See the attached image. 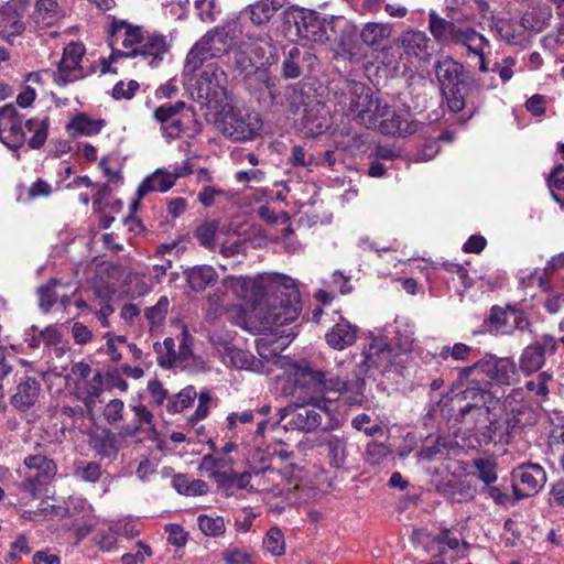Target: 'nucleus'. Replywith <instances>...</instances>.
Masks as SVG:
<instances>
[{"label": "nucleus", "mask_w": 564, "mask_h": 564, "mask_svg": "<svg viewBox=\"0 0 564 564\" xmlns=\"http://www.w3.org/2000/svg\"><path fill=\"white\" fill-rule=\"evenodd\" d=\"M283 369L276 383L284 395L335 392L344 395L349 405L362 406L368 401L364 367H355L350 376L314 369L307 360L286 361Z\"/></svg>", "instance_id": "f257e3e1"}, {"label": "nucleus", "mask_w": 564, "mask_h": 564, "mask_svg": "<svg viewBox=\"0 0 564 564\" xmlns=\"http://www.w3.org/2000/svg\"><path fill=\"white\" fill-rule=\"evenodd\" d=\"M261 294L258 317L265 329L284 333L280 327L295 322L302 311L301 294L295 281L280 273H264L254 282Z\"/></svg>", "instance_id": "f03ea898"}, {"label": "nucleus", "mask_w": 564, "mask_h": 564, "mask_svg": "<svg viewBox=\"0 0 564 564\" xmlns=\"http://www.w3.org/2000/svg\"><path fill=\"white\" fill-rule=\"evenodd\" d=\"M434 68L448 109L452 112L466 110L462 119L469 120L478 112L485 99L480 82L465 74L463 64L451 57L437 61Z\"/></svg>", "instance_id": "7ed1b4c3"}, {"label": "nucleus", "mask_w": 564, "mask_h": 564, "mask_svg": "<svg viewBox=\"0 0 564 564\" xmlns=\"http://www.w3.org/2000/svg\"><path fill=\"white\" fill-rule=\"evenodd\" d=\"M25 130L32 132L33 135L28 140L31 149H41L47 139L48 118L28 119L23 121L12 104H8L0 108V140L12 151H18L26 142Z\"/></svg>", "instance_id": "20e7f679"}, {"label": "nucleus", "mask_w": 564, "mask_h": 564, "mask_svg": "<svg viewBox=\"0 0 564 564\" xmlns=\"http://www.w3.org/2000/svg\"><path fill=\"white\" fill-rule=\"evenodd\" d=\"M347 115L368 129H377L382 117L389 115V105L375 98L371 89L355 83L350 90Z\"/></svg>", "instance_id": "39448f33"}, {"label": "nucleus", "mask_w": 564, "mask_h": 564, "mask_svg": "<svg viewBox=\"0 0 564 564\" xmlns=\"http://www.w3.org/2000/svg\"><path fill=\"white\" fill-rule=\"evenodd\" d=\"M429 30L434 40L444 46L462 45L467 50L479 51L485 43V36L474 28H462L440 17L435 10L429 12Z\"/></svg>", "instance_id": "423d86ee"}, {"label": "nucleus", "mask_w": 564, "mask_h": 564, "mask_svg": "<svg viewBox=\"0 0 564 564\" xmlns=\"http://www.w3.org/2000/svg\"><path fill=\"white\" fill-rule=\"evenodd\" d=\"M218 126L226 138L243 142L254 139L260 133L262 120L254 110L228 106L223 108Z\"/></svg>", "instance_id": "0eeeda50"}, {"label": "nucleus", "mask_w": 564, "mask_h": 564, "mask_svg": "<svg viewBox=\"0 0 564 564\" xmlns=\"http://www.w3.org/2000/svg\"><path fill=\"white\" fill-rule=\"evenodd\" d=\"M283 31L289 36L317 41L323 34V20L314 10L297 6L285 8L282 13Z\"/></svg>", "instance_id": "6e6552de"}, {"label": "nucleus", "mask_w": 564, "mask_h": 564, "mask_svg": "<svg viewBox=\"0 0 564 564\" xmlns=\"http://www.w3.org/2000/svg\"><path fill=\"white\" fill-rule=\"evenodd\" d=\"M194 111L186 104L178 100L174 104L165 102L153 110V119L160 124V131L169 142L177 140L188 129Z\"/></svg>", "instance_id": "1a4fd4ad"}, {"label": "nucleus", "mask_w": 564, "mask_h": 564, "mask_svg": "<svg viewBox=\"0 0 564 564\" xmlns=\"http://www.w3.org/2000/svg\"><path fill=\"white\" fill-rule=\"evenodd\" d=\"M409 336H405L401 343L394 346L386 343L383 339H375L367 348H365L362 352L364 359L356 365V368H365V379L371 369H376L379 372L384 373L394 364L395 358L401 352L409 351Z\"/></svg>", "instance_id": "9d476101"}, {"label": "nucleus", "mask_w": 564, "mask_h": 564, "mask_svg": "<svg viewBox=\"0 0 564 564\" xmlns=\"http://www.w3.org/2000/svg\"><path fill=\"white\" fill-rule=\"evenodd\" d=\"M307 404L313 408L301 406L288 414H281V420L290 416L285 426H291L293 430H299L305 433L312 432L322 425V413L330 416L335 408V402L325 398L319 399L312 397L308 399ZM279 412L283 413L285 412V409H280Z\"/></svg>", "instance_id": "9b49d317"}, {"label": "nucleus", "mask_w": 564, "mask_h": 564, "mask_svg": "<svg viewBox=\"0 0 564 564\" xmlns=\"http://www.w3.org/2000/svg\"><path fill=\"white\" fill-rule=\"evenodd\" d=\"M514 501L538 494L546 482L545 470L539 464L528 463L512 471Z\"/></svg>", "instance_id": "f8f14e48"}, {"label": "nucleus", "mask_w": 564, "mask_h": 564, "mask_svg": "<svg viewBox=\"0 0 564 564\" xmlns=\"http://www.w3.org/2000/svg\"><path fill=\"white\" fill-rule=\"evenodd\" d=\"M557 350V340L553 335L543 334L528 345L519 358L520 370L529 376L543 368L547 356H553Z\"/></svg>", "instance_id": "ddd939ff"}, {"label": "nucleus", "mask_w": 564, "mask_h": 564, "mask_svg": "<svg viewBox=\"0 0 564 564\" xmlns=\"http://www.w3.org/2000/svg\"><path fill=\"white\" fill-rule=\"evenodd\" d=\"M477 367H480V375L491 384L511 386L518 380L516 364L508 357L486 354L478 360Z\"/></svg>", "instance_id": "4468645a"}, {"label": "nucleus", "mask_w": 564, "mask_h": 564, "mask_svg": "<svg viewBox=\"0 0 564 564\" xmlns=\"http://www.w3.org/2000/svg\"><path fill=\"white\" fill-rule=\"evenodd\" d=\"M169 51L166 36L158 32H150L143 29L142 41L138 43L137 47L129 51L130 56L140 57V61L150 67H158L164 54Z\"/></svg>", "instance_id": "2eb2a0df"}, {"label": "nucleus", "mask_w": 564, "mask_h": 564, "mask_svg": "<svg viewBox=\"0 0 564 564\" xmlns=\"http://www.w3.org/2000/svg\"><path fill=\"white\" fill-rule=\"evenodd\" d=\"M317 64V57L305 48L296 46L283 51L281 76L284 79H296L311 74Z\"/></svg>", "instance_id": "dca6fc26"}, {"label": "nucleus", "mask_w": 564, "mask_h": 564, "mask_svg": "<svg viewBox=\"0 0 564 564\" xmlns=\"http://www.w3.org/2000/svg\"><path fill=\"white\" fill-rule=\"evenodd\" d=\"M84 54L85 46L80 43H70L65 47L63 57L57 65V72L54 75L56 85L64 87L84 78V75L79 74V65Z\"/></svg>", "instance_id": "f3484780"}, {"label": "nucleus", "mask_w": 564, "mask_h": 564, "mask_svg": "<svg viewBox=\"0 0 564 564\" xmlns=\"http://www.w3.org/2000/svg\"><path fill=\"white\" fill-rule=\"evenodd\" d=\"M453 395L462 398V400L468 403H474L475 422L484 421L486 414H490L491 410L499 402V399L496 398L490 390L484 388L477 380L469 381L465 389Z\"/></svg>", "instance_id": "a211bd4d"}, {"label": "nucleus", "mask_w": 564, "mask_h": 564, "mask_svg": "<svg viewBox=\"0 0 564 564\" xmlns=\"http://www.w3.org/2000/svg\"><path fill=\"white\" fill-rule=\"evenodd\" d=\"M436 408H440L443 416L453 420L455 423L464 424L468 429L475 424V405L462 400V398L441 394V399L435 403L432 411L435 412Z\"/></svg>", "instance_id": "6ab92c4d"}, {"label": "nucleus", "mask_w": 564, "mask_h": 564, "mask_svg": "<svg viewBox=\"0 0 564 564\" xmlns=\"http://www.w3.org/2000/svg\"><path fill=\"white\" fill-rule=\"evenodd\" d=\"M289 4V0H257L240 11V18L250 22L251 26L261 29Z\"/></svg>", "instance_id": "aec40b11"}, {"label": "nucleus", "mask_w": 564, "mask_h": 564, "mask_svg": "<svg viewBox=\"0 0 564 564\" xmlns=\"http://www.w3.org/2000/svg\"><path fill=\"white\" fill-rule=\"evenodd\" d=\"M470 430L474 431V435L480 446L510 443L502 417L497 419L486 414L485 420L475 422Z\"/></svg>", "instance_id": "412c9836"}, {"label": "nucleus", "mask_w": 564, "mask_h": 564, "mask_svg": "<svg viewBox=\"0 0 564 564\" xmlns=\"http://www.w3.org/2000/svg\"><path fill=\"white\" fill-rule=\"evenodd\" d=\"M423 123L411 119V115L399 113L389 106V115L382 117L377 129L383 134L408 137L416 133Z\"/></svg>", "instance_id": "4be33fe9"}, {"label": "nucleus", "mask_w": 564, "mask_h": 564, "mask_svg": "<svg viewBox=\"0 0 564 564\" xmlns=\"http://www.w3.org/2000/svg\"><path fill=\"white\" fill-rule=\"evenodd\" d=\"M209 51V56L217 58L227 54L235 42V31L230 25H218L206 32L199 40Z\"/></svg>", "instance_id": "5701e85b"}, {"label": "nucleus", "mask_w": 564, "mask_h": 564, "mask_svg": "<svg viewBox=\"0 0 564 564\" xmlns=\"http://www.w3.org/2000/svg\"><path fill=\"white\" fill-rule=\"evenodd\" d=\"M40 391L41 383L35 378L28 377L18 383L10 403L15 410L26 412L36 403Z\"/></svg>", "instance_id": "b1692460"}, {"label": "nucleus", "mask_w": 564, "mask_h": 564, "mask_svg": "<svg viewBox=\"0 0 564 564\" xmlns=\"http://www.w3.org/2000/svg\"><path fill=\"white\" fill-rule=\"evenodd\" d=\"M357 338V327L343 319L335 324L329 332L325 334L327 344L337 350H343L352 345Z\"/></svg>", "instance_id": "393cba45"}, {"label": "nucleus", "mask_w": 564, "mask_h": 564, "mask_svg": "<svg viewBox=\"0 0 564 564\" xmlns=\"http://www.w3.org/2000/svg\"><path fill=\"white\" fill-rule=\"evenodd\" d=\"M118 434L113 433L110 429H102L89 437V446L101 458H109L116 456L119 452Z\"/></svg>", "instance_id": "a878e982"}, {"label": "nucleus", "mask_w": 564, "mask_h": 564, "mask_svg": "<svg viewBox=\"0 0 564 564\" xmlns=\"http://www.w3.org/2000/svg\"><path fill=\"white\" fill-rule=\"evenodd\" d=\"M173 177L165 169H158L148 175L139 185L137 195L142 199L148 193L161 192L165 193L174 186Z\"/></svg>", "instance_id": "bb28decb"}, {"label": "nucleus", "mask_w": 564, "mask_h": 564, "mask_svg": "<svg viewBox=\"0 0 564 564\" xmlns=\"http://www.w3.org/2000/svg\"><path fill=\"white\" fill-rule=\"evenodd\" d=\"M431 40L423 31H406L400 37V44L406 55L412 54L420 59L430 56L429 45Z\"/></svg>", "instance_id": "cd10ccee"}, {"label": "nucleus", "mask_w": 564, "mask_h": 564, "mask_svg": "<svg viewBox=\"0 0 564 564\" xmlns=\"http://www.w3.org/2000/svg\"><path fill=\"white\" fill-rule=\"evenodd\" d=\"M457 443L446 436H437L432 444L423 445L417 452L421 460H442L456 449Z\"/></svg>", "instance_id": "c85d7f7f"}, {"label": "nucleus", "mask_w": 564, "mask_h": 564, "mask_svg": "<svg viewBox=\"0 0 564 564\" xmlns=\"http://www.w3.org/2000/svg\"><path fill=\"white\" fill-rule=\"evenodd\" d=\"M23 464L28 468V473H33V477L44 484L54 478L57 473L56 463L42 454L26 456Z\"/></svg>", "instance_id": "c756f323"}, {"label": "nucleus", "mask_w": 564, "mask_h": 564, "mask_svg": "<svg viewBox=\"0 0 564 564\" xmlns=\"http://www.w3.org/2000/svg\"><path fill=\"white\" fill-rule=\"evenodd\" d=\"M502 419L510 441L519 435L524 427L535 424L534 413L531 409L523 405L518 409H512L511 413Z\"/></svg>", "instance_id": "7c9ffc66"}, {"label": "nucleus", "mask_w": 564, "mask_h": 564, "mask_svg": "<svg viewBox=\"0 0 564 564\" xmlns=\"http://www.w3.org/2000/svg\"><path fill=\"white\" fill-rule=\"evenodd\" d=\"M318 445L327 447L330 466L340 468L345 465L348 453L347 441L344 435L327 434Z\"/></svg>", "instance_id": "2f4dec72"}, {"label": "nucleus", "mask_w": 564, "mask_h": 564, "mask_svg": "<svg viewBox=\"0 0 564 564\" xmlns=\"http://www.w3.org/2000/svg\"><path fill=\"white\" fill-rule=\"evenodd\" d=\"M188 286L195 291H204L217 280V272L212 265H195L185 271Z\"/></svg>", "instance_id": "473e14b6"}, {"label": "nucleus", "mask_w": 564, "mask_h": 564, "mask_svg": "<svg viewBox=\"0 0 564 564\" xmlns=\"http://www.w3.org/2000/svg\"><path fill=\"white\" fill-rule=\"evenodd\" d=\"M392 32V25L389 23L368 22L360 32V37L368 46L379 50Z\"/></svg>", "instance_id": "72a5a7b5"}, {"label": "nucleus", "mask_w": 564, "mask_h": 564, "mask_svg": "<svg viewBox=\"0 0 564 564\" xmlns=\"http://www.w3.org/2000/svg\"><path fill=\"white\" fill-rule=\"evenodd\" d=\"M131 410L134 412V423L127 424L119 429L118 435L122 438L132 437L141 432L143 425L149 427H154L153 424V414L152 412L143 404L130 405Z\"/></svg>", "instance_id": "f704fd0d"}, {"label": "nucleus", "mask_w": 564, "mask_h": 564, "mask_svg": "<svg viewBox=\"0 0 564 564\" xmlns=\"http://www.w3.org/2000/svg\"><path fill=\"white\" fill-rule=\"evenodd\" d=\"M106 126L104 119H93L86 113L76 115L66 126L67 131L74 130L78 134L91 137L98 134Z\"/></svg>", "instance_id": "c9c22d12"}, {"label": "nucleus", "mask_w": 564, "mask_h": 564, "mask_svg": "<svg viewBox=\"0 0 564 564\" xmlns=\"http://www.w3.org/2000/svg\"><path fill=\"white\" fill-rule=\"evenodd\" d=\"M552 383L553 375L549 371H542L534 378L527 380L524 387L531 398H534L539 402H543L549 399L550 386Z\"/></svg>", "instance_id": "e433bc0d"}, {"label": "nucleus", "mask_w": 564, "mask_h": 564, "mask_svg": "<svg viewBox=\"0 0 564 564\" xmlns=\"http://www.w3.org/2000/svg\"><path fill=\"white\" fill-rule=\"evenodd\" d=\"M122 31L123 39L121 45L126 51L137 47L138 43L142 41V26L133 25L127 21L115 22L111 31L112 36H119Z\"/></svg>", "instance_id": "4c0bfd02"}, {"label": "nucleus", "mask_w": 564, "mask_h": 564, "mask_svg": "<svg viewBox=\"0 0 564 564\" xmlns=\"http://www.w3.org/2000/svg\"><path fill=\"white\" fill-rule=\"evenodd\" d=\"M174 489L185 496H203L209 490L206 481L200 479L189 480L185 475H176L172 480Z\"/></svg>", "instance_id": "58836bf2"}, {"label": "nucleus", "mask_w": 564, "mask_h": 564, "mask_svg": "<svg viewBox=\"0 0 564 564\" xmlns=\"http://www.w3.org/2000/svg\"><path fill=\"white\" fill-rule=\"evenodd\" d=\"M58 4L54 0H37L34 10V20L41 28L51 26L58 18Z\"/></svg>", "instance_id": "ea45409f"}, {"label": "nucleus", "mask_w": 564, "mask_h": 564, "mask_svg": "<svg viewBox=\"0 0 564 564\" xmlns=\"http://www.w3.org/2000/svg\"><path fill=\"white\" fill-rule=\"evenodd\" d=\"M541 45L556 59L564 62V24L545 34L541 39Z\"/></svg>", "instance_id": "a19ab883"}, {"label": "nucleus", "mask_w": 564, "mask_h": 564, "mask_svg": "<svg viewBox=\"0 0 564 564\" xmlns=\"http://www.w3.org/2000/svg\"><path fill=\"white\" fill-rule=\"evenodd\" d=\"M213 57L209 56V51L205 45H202V43L198 41L194 44V46L189 50V52L186 55L185 64H184V72L186 74H194L198 68L203 66V64L212 59Z\"/></svg>", "instance_id": "79ce46f5"}, {"label": "nucleus", "mask_w": 564, "mask_h": 564, "mask_svg": "<svg viewBox=\"0 0 564 564\" xmlns=\"http://www.w3.org/2000/svg\"><path fill=\"white\" fill-rule=\"evenodd\" d=\"M509 307L506 310L498 305H494L490 310L489 316L485 319L484 325L488 332H496L503 335H511V329H506L507 316L509 315Z\"/></svg>", "instance_id": "37998d69"}, {"label": "nucleus", "mask_w": 564, "mask_h": 564, "mask_svg": "<svg viewBox=\"0 0 564 564\" xmlns=\"http://www.w3.org/2000/svg\"><path fill=\"white\" fill-rule=\"evenodd\" d=\"M547 185L551 191L552 198L564 206V164H557L547 177Z\"/></svg>", "instance_id": "c03bdc74"}, {"label": "nucleus", "mask_w": 564, "mask_h": 564, "mask_svg": "<svg viewBox=\"0 0 564 564\" xmlns=\"http://www.w3.org/2000/svg\"><path fill=\"white\" fill-rule=\"evenodd\" d=\"M62 282L57 279H51L47 284L41 285L37 290L39 306L43 313H48L53 305L57 302L58 295L55 291Z\"/></svg>", "instance_id": "a18cd8bd"}, {"label": "nucleus", "mask_w": 564, "mask_h": 564, "mask_svg": "<svg viewBox=\"0 0 564 564\" xmlns=\"http://www.w3.org/2000/svg\"><path fill=\"white\" fill-rule=\"evenodd\" d=\"M197 397V391L193 386H187L182 389L174 399L170 400L166 404V410L170 413H180L184 409L192 405Z\"/></svg>", "instance_id": "49530a36"}, {"label": "nucleus", "mask_w": 564, "mask_h": 564, "mask_svg": "<svg viewBox=\"0 0 564 564\" xmlns=\"http://www.w3.org/2000/svg\"><path fill=\"white\" fill-rule=\"evenodd\" d=\"M0 26L9 30L6 40L10 43L11 37L21 35L25 30V25L22 20L7 10L6 4L0 6Z\"/></svg>", "instance_id": "de8ad7c7"}, {"label": "nucleus", "mask_w": 564, "mask_h": 564, "mask_svg": "<svg viewBox=\"0 0 564 564\" xmlns=\"http://www.w3.org/2000/svg\"><path fill=\"white\" fill-rule=\"evenodd\" d=\"M101 466L97 462L79 463L75 465L74 477L77 480L95 484L101 477Z\"/></svg>", "instance_id": "09e8293b"}, {"label": "nucleus", "mask_w": 564, "mask_h": 564, "mask_svg": "<svg viewBox=\"0 0 564 564\" xmlns=\"http://www.w3.org/2000/svg\"><path fill=\"white\" fill-rule=\"evenodd\" d=\"M473 465L476 469L477 477L487 486L497 481V464L488 458L474 459Z\"/></svg>", "instance_id": "8fccbe9b"}, {"label": "nucleus", "mask_w": 564, "mask_h": 564, "mask_svg": "<svg viewBox=\"0 0 564 564\" xmlns=\"http://www.w3.org/2000/svg\"><path fill=\"white\" fill-rule=\"evenodd\" d=\"M263 546L273 556L284 554L285 542L282 531L276 527L270 528L263 538Z\"/></svg>", "instance_id": "3c124183"}, {"label": "nucleus", "mask_w": 564, "mask_h": 564, "mask_svg": "<svg viewBox=\"0 0 564 564\" xmlns=\"http://www.w3.org/2000/svg\"><path fill=\"white\" fill-rule=\"evenodd\" d=\"M197 524L200 531L208 536H219L225 530V521L221 517H209L207 514H200L197 518Z\"/></svg>", "instance_id": "603ef678"}, {"label": "nucleus", "mask_w": 564, "mask_h": 564, "mask_svg": "<svg viewBox=\"0 0 564 564\" xmlns=\"http://www.w3.org/2000/svg\"><path fill=\"white\" fill-rule=\"evenodd\" d=\"M473 349L470 346L464 343H456L453 346H443L440 348L437 352L438 358L442 360H447L452 358L455 361H466L469 358Z\"/></svg>", "instance_id": "864d4df0"}, {"label": "nucleus", "mask_w": 564, "mask_h": 564, "mask_svg": "<svg viewBox=\"0 0 564 564\" xmlns=\"http://www.w3.org/2000/svg\"><path fill=\"white\" fill-rule=\"evenodd\" d=\"M252 53L256 58L261 61V65L272 66L278 63V51L276 46L273 44L272 37L270 44L258 43L257 45H252Z\"/></svg>", "instance_id": "5fc2aeb1"}, {"label": "nucleus", "mask_w": 564, "mask_h": 564, "mask_svg": "<svg viewBox=\"0 0 564 564\" xmlns=\"http://www.w3.org/2000/svg\"><path fill=\"white\" fill-rule=\"evenodd\" d=\"M124 403L120 399L110 400L104 408V419L112 427L118 429L123 421Z\"/></svg>", "instance_id": "6e6d98bb"}, {"label": "nucleus", "mask_w": 564, "mask_h": 564, "mask_svg": "<svg viewBox=\"0 0 564 564\" xmlns=\"http://www.w3.org/2000/svg\"><path fill=\"white\" fill-rule=\"evenodd\" d=\"M372 419L369 414L360 413L352 417L351 426L357 431H362L367 436L381 435L383 429L380 424H370Z\"/></svg>", "instance_id": "4d7b16f0"}, {"label": "nucleus", "mask_w": 564, "mask_h": 564, "mask_svg": "<svg viewBox=\"0 0 564 564\" xmlns=\"http://www.w3.org/2000/svg\"><path fill=\"white\" fill-rule=\"evenodd\" d=\"M43 481L33 477V473H26L23 480L19 484V490L23 495V499L32 500L37 498Z\"/></svg>", "instance_id": "13d9d810"}, {"label": "nucleus", "mask_w": 564, "mask_h": 564, "mask_svg": "<svg viewBox=\"0 0 564 564\" xmlns=\"http://www.w3.org/2000/svg\"><path fill=\"white\" fill-rule=\"evenodd\" d=\"M231 359L237 368L246 370L259 371V367L262 366L261 361L258 360L253 355L241 349L234 350L231 354Z\"/></svg>", "instance_id": "bf43d9fd"}, {"label": "nucleus", "mask_w": 564, "mask_h": 564, "mask_svg": "<svg viewBox=\"0 0 564 564\" xmlns=\"http://www.w3.org/2000/svg\"><path fill=\"white\" fill-rule=\"evenodd\" d=\"M390 453L389 446L384 443L371 442L366 448V459L370 465H379Z\"/></svg>", "instance_id": "052dcab7"}, {"label": "nucleus", "mask_w": 564, "mask_h": 564, "mask_svg": "<svg viewBox=\"0 0 564 564\" xmlns=\"http://www.w3.org/2000/svg\"><path fill=\"white\" fill-rule=\"evenodd\" d=\"M216 231L217 225L215 223H204L196 228L194 236L202 246L213 248L215 245Z\"/></svg>", "instance_id": "680f3d73"}, {"label": "nucleus", "mask_w": 564, "mask_h": 564, "mask_svg": "<svg viewBox=\"0 0 564 564\" xmlns=\"http://www.w3.org/2000/svg\"><path fill=\"white\" fill-rule=\"evenodd\" d=\"M196 398H198V405L194 414L188 420L192 426H194L197 422L204 420L208 415L209 404L212 402V395L207 390L197 393Z\"/></svg>", "instance_id": "e2e57ef3"}, {"label": "nucleus", "mask_w": 564, "mask_h": 564, "mask_svg": "<svg viewBox=\"0 0 564 564\" xmlns=\"http://www.w3.org/2000/svg\"><path fill=\"white\" fill-rule=\"evenodd\" d=\"M105 387L108 390L119 389L122 392L128 390V382L123 379L120 368H113L105 372Z\"/></svg>", "instance_id": "0e129e2a"}, {"label": "nucleus", "mask_w": 564, "mask_h": 564, "mask_svg": "<svg viewBox=\"0 0 564 564\" xmlns=\"http://www.w3.org/2000/svg\"><path fill=\"white\" fill-rule=\"evenodd\" d=\"M229 467V460L225 457H215L210 454L205 455L200 463V469L204 470L207 476H212L215 471L224 470Z\"/></svg>", "instance_id": "69168bd1"}, {"label": "nucleus", "mask_w": 564, "mask_h": 564, "mask_svg": "<svg viewBox=\"0 0 564 564\" xmlns=\"http://www.w3.org/2000/svg\"><path fill=\"white\" fill-rule=\"evenodd\" d=\"M235 68L245 76L251 75L253 70V61L240 46L234 51Z\"/></svg>", "instance_id": "338daca9"}, {"label": "nucleus", "mask_w": 564, "mask_h": 564, "mask_svg": "<svg viewBox=\"0 0 564 564\" xmlns=\"http://www.w3.org/2000/svg\"><path fill=\"white\" fill-rule=\"evenodd\" d=\"M226 564H251L252 556L245 550L230 547L224 552L223 556Z\"/></svg>", "instance_id": "774afa93"}]
</instances>
